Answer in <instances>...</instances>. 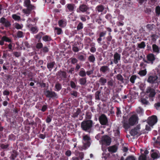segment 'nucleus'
Wrapping results in <instances>:
<instances>
[{
  "label": "nucleus",
  "instance_id": "obj_1",
  "mask_svg": "<svg viewBox=\"0 0 160 160\" xmlns=\"http://www.w3.org/2000/svg\"><path fill=\"white\" fill-rule=\"evenodd\" d=\"M93 124L92 120H84L81 123V128L83 131L90 132Z\"/></svg>",
  "mask_w": 160,
  "mask_h": 160
},
{
  "label": "nucleus",
  "instance_id": "obj_58",
  "mask_svg": "<svg viewBox=\"0 0 160 160\" xmlns=\"http://www.w3.org/2000/svg\"><path fill=\"white\" fill-rule=\"evenodd\" d=\"M70 85L72 88L74 89H76V88L77 85L73 81H71L70 82Z\"/></svg>",
  "mask_w": 160,
  "mask_h": 160
},
{
  "label": "nucleus",
  "instance_id": "obj_42",
  "mask_svg": "<svg viewBox=\"0 0 160 160\" xmlns=\"http://www.w3.org/2000/svg\"><path fill=\"white\" fill-rule=\"evenodd\" d=\"M2 37V40H3L4 42L5 41L8 42H12L11 39L6 36H4Z\"/></svg>",
  "mask_w": 160,
  "mask_h": 160
},
{
  "label": "nucleus",
  "instance_id": "obj_25",
  "mask_svg": "<svg viewBox=\"0 0 160 160\" xmlns=\"http://www.w3.org/2000/svg\"><path fill=\"white\" fill-rule=\"evenodd\" d=\"M92 117V113L89 112H87L86 113L85 120H91V119Z\"/></svg>",
  "mask_w": 160,
  "mask_h": 160
},
{
  "label": "nucleus",
  "instance_id": "obj_44",
  "mask_svg": "<svg viewBox=\"0 0 160 160\" xmlns=\"http://www.w3.org/2000/svg\"><path fill=\"white\" fill-rule=\"evenodd\" d=\"M70 94L73 97V98H76L78 96V92L75 90H72L70 92Z\"/></svg>",
  "mask_w": 160,
  "mask_h": 160
},
{
  "label": "nucleus",
  "instance_id": "obj_47",
  "mask_svg": "<svg viewBox=\"0 0 160 160\" xmlns=\"http://www.w3.org/2000/svg\"><path fill=\"white\" fill-rule=\"evenodd\" d=\"M114 135L117 138H118L120 136V132L119 129H117L116 130H114Z\"/></svg>",
  "mask_w": 160,
  "mask_h": 160
},
{
  "label": "nucleus",
  "instance_id": "obj_33",
  "mask_svg": "<svg viewBox=\"0 0 160 160\" xmlns=\"http://www.w3.org/2000/svg\"><path fill=\"white\" fill-rule=\"evenodd\" d=\"M83 28V24L81 22H80L77 27V30L78 31H82Z\"/></svg>",
  "mask_w": 160,
  "mask_h": 160
},
{
  "label": "nucleus",
  "instance_id": "obj_53",
  "mask_svg": "<svg viewBox=\"0 0 160 160\" xmlns=\"http://www.w3.org/2000/svg\"><path fill=\"white\" fill-rule=\"evenodd\" d=\"M5 45H8V48L9 49L8 50H7L6 51H8L11 52L13 51V49L12 48V44L11 43H10L8 44L6 43L5 44Z\"/></svg>",
  "mask_w": 160,
  "mask_h": 160
},
{
  "label": "nucleus",
  "instance_id": "obj_26",
  "mask_svg": "<svg viewBox=\"0 0 160 160\" xmlns=\"http://www.w3.org/2000/svg\"><path fill=\"white\" fill-rule=\"evenodd\" d=\"M55 64V62L54 61L50 62L49 63H48L47 67L49 69V71H51Z\"/></svg>",
  "mask_w": 160,
  "mask_h": 160
},
{
  "label": "nucleus",
  "instance_id": "obj_59",
  "mask_svg": "<svg viewBox=\"0 0 160 160\" xmlns=\"http://www.w3.org/2000/svg\"><path fill=\"white\" fill-rule=\"evenodd\" d=\"M43 35V33L42 32H39L38 34L36 35L35 37L36 38L40 40L42 38V37Z\"/></svg>",
  "mask_w": 160,
  "mask_h": 160
},
{
  "label": "nucleus",
  "instance_id": "obj_5",
  "mask_svg": "<svg viewBox=\"0 0 160 160\" xmlns=\"http://www.w3.org/2000/svg\"><path fill=\"white\" fill-rule=\"evenodd\" d=\"M56 75L57 78L60 80H64L67 77V72L61 70L57 72Z\"/></svg>",
  "mask_w": 160,
  "mask_h": 160
},
{
  "label": "nucleus",
  "instance_id": "obj_12",
  "mask_svg": "<svg viewBox=\"0 0 160 160\" xmlns=\"http://www.w3.org/2000/svg\"><path fill=\"white\" fill-rule=\"evenodd\" d=\"M158 77L156 75L149 76L147 79V82L151 84L156 83L158 82Z\"/></svg>",
  "mask_w": 160,
  "mask_h": 160
},
{
  "label": "nucleus",
  "instance_id": "obj_35",
  "mask_svg": "<svg viewBox=\"0 0 160 160\" xmlns=\"http://www.w3.org/2000/svg\"><path fill=\"white\" fill-rule=\"evenodd\" d=\"M158 152H159L158 151H157L156 152H153L151 155V157L153 159H157V158L159 157V156H158Z\"/></svg>",
  "mask_w": 160,
  "mask_h": 160
},
{
  "label": "nucleus",
  "instance_id": "obj_52",
  "mask_svg": "<svg viewBox=\"0 0 160 160\" xmlns=\"http://www.w3.org/2000/svg\"><path fill=\"white\" fill-rule=\"evenodd\" d=\"M16 139V136L13 134H11L9 135L8 137V140L10 141H15Z\"/></svg>",
  "mask_w": 160,
  "mask_h": 160
},
{
  "label": "nucleus",
  "instance_id": "obj_48",
  "mask_svg": "<svg viewBox=\"0 0 160 160\" xmlns=\"http://www.w3.org/2000/svg\"><path fill=\"white\" fill-rule=\"evenodd\" d=\"M9 146V144H5L4 143H2L0 144L1 148L3 149H8V147Z\"/></svg>",
  "mask_w": 160,
  "mask_h": 160
},
{
  "label": "nucleus",
  "instance_id": "obj_16",
  "mask_svg": "<svg viewBox=\"0 0 160 160\" xmlns=\"http://www.w3.org/2000/svg\"><path fill=\"white\" fill-rule=\"evenodd\" d=\"M153 140L154 141L153 144V146L155 148H160V137H158L157 139L156 138L154 137L152 138Z\"/></svg>",
  "mask_w": 160,
  "mask_h": 160
},
{
  "label": "nucleus",
  "instance_id": "obj_37",
  "mask_svg": "<svg viewBox=\"0 0 160 160\" xmlns=\"http://www.w3.org/2000/svg\"><path fill=\"white\" fill-rule=\"evenodd\" d=\"M146 46L145 42L144 41L140 43L137 44V47L140 49H144Z\"/></svg>",
  "mask_w": 160,
  "mask_h": 160
},
{
  "label": "nucleus",
  "instance_id": "obj_43",
  "mask_svg": "<svg viewBox=\"0 0 160 160\" xmlns=\"http://www.w3.org/2000/svg\"><path fill=\"white\" fill-rule=\"evenodd\" d=\"M81 112L80 108H78L76 112L74 113L73 115V117L74 118H77L78 117V115Z\"/></svg>",
  "mask_w": 160,
  "mask_h": 160
},
{
  "label": "nucleus",
  "instance_id": "obj_56",
  "mask_svg": "<svg viewBox=\"0 0 160 160\" xmlns=\"http://www.w3.org/2000/svg\"><path fill=\"white\" fill-rule=\"evenodd\" d=\"M17 37L19 38L23 37V32L20 31H18L17 32Z\"/></svg>",
  "mask_w": 160,
  "mask_h": 160
},
{
  "label": "nucleus",
  "instance_id": "obj_2",
  "mask_svg": "<svg viewBox=\"0 0 160 160\" xmlns=\"http://www.w3.org/2000/svg\"><path fill=\"white\" fill-rule=\"evenodd\" d=\"M100 143L102 145V148L104 146H109L112 142L111 138L107 135H104L102 136Z\"/></svg>",
  "mask_w": 160,
  "mask_h": 160
},
{
  "label": "nucleus",
  "instance_id": "obj_60",
  "mask_svg": "<svg viewBox=\"0 0 160 160\" xmlns=\"http://www.w3.org/2000/svg\"><path fill=\"white\" fill-rule=\"evenodd\" d=\"M78 58L81 61H85L86 58L83 55H78Z\"/></svg>",
  "mask_w": 160,
  "mask_h": 160
},
{
  "label": "nucleus",
  "instance_id": "obj_10",
  "mask_svg": "<svg viewBox=\"0 0 160 160\" xmlns=\"http://www.w3.org/2000/svg\"><path fill=\"white\" fill-rule=\"evenodd\" d=\"M89 9L87 5L85 4L80 5L79 8L77 9L76 11L78 13L85 12Z\"/></svg>",
  "mask_w": 160,
  "mask_h": 160
},
{
  "label": "nucleus",
  "instance_id": "obj_64",
  "mask_svg": "<svg viewBox=\"0 0 160 160\" xmlns=\"http://www.w3.org/2000/svg\"><path fill=\"white\" fill-rule=\"evenodd\" d=\"M26 7L27 8V9H29L31 11L32 10L34 9L35 8V7L34 6L31 4H30Z\"/></svg>",
  "mask_w": 160,
  "mask_h": 160
},
{
  "label": "nucleus",
  "instance_id": "obj_34",
  "mask_svg": "<svg viewBox=\"0 0 160 160\" xmlns=\"http://www.w3.org/2000/svg\"><path fill=\"white\" fill-rule=\"evenodd\" d=\"M42 40L45 42H49L52 40L51 38L48 35H45L42 38Z\"/></svg>",
  "mask_w": 160,
  "mask_h": 160
},
{
  "label": "nucleus",
  "instance_id": "obj_29",
  "mask_svg": "<svg viewBox=\"0 0 160 160\" xmlns=\"http://www.w3.org/2000/svg\"><path fill=\"white\" fill-rule=\"evenodd\" d=\"M78 74L80 76L82 77H86V72H85V69L83 68H81Z\"/></svg>",
  "mask_w": 160,
  "mask_h": 160
},
{
  "label": "nucleus",
  "instance_id": "obj_49",
  "mask_svg": "<svg viewBox=\"0 0 160 160\" xmlns=\"http://www.w3.org/2000/svg\"><path fill=\"white\" fill-rule=\"evenodd\" d=\"M41 51L45 54L49 51V49L47 46H45L42 48Z\"/></svg>",
  "mask_w": 160,
  "mask_h": 160
},
{
  "label": "nucleus",
  "instance_id": "obj_20",
  "mask_svg": "<svg viewBox=\"0 0 160 160\" xmlns=\"http://www.w3.org/2000/svg\"><path fill=\"white\" fill-rule=\"evenodd\" d=\"M106 34V31H104L101 32L99 33V37L97 39V41L98 43H100L102 40V38L104 37Z\"/></svg>",
  "mask_w": 160,
  "mask_h": 160
},
{
  "label": "nucleus",
  "instance_id": "obj_55",
  "mask_svg": "<svg viewBox=\"0 0 160 160\" xmlns=\"http://www.w3.org/2000/svg\"><path fill=\"white\" fill-rule=\"evenodd\" d=\"M137 76L136 75H132L130 79V81L132 83H134L135 82V80L136 79Z\"/></svg>",
  "mask_w": 160,
  "mask_h": 160
},
{
  "label": "nucleus",
  "instance_id": "obj_8",
  "mask_svg": "<svg viewBox=\"0 0 160 160\" xmlns=\"http://www.w3.org/2000/svg\"><path fill=\"white\" fill-rule=\"evenodd\" d=\"M140 124L138 125L136 127L133 129H132L130 132V133L132 136H134L136 135H140L141 134L140 132Z\"/></svg>",
  "mask_w": 160,
  "mask_h": 160
},
{
  "label": "nucleus",
  "instance_id": "obj_13",
  "mask_svg": "<svg viewBox=\"0 0 160 160\" xmlns=\"http://www.w3.org/2000/svg\"><path fill=\"white\" fill-rule=\"evenodd\" d=\"M92 28L93 29V28H92L91 27H86L84 28V30L85 32V35L91 36L94 34V33L92 32Z\"/></svg>",
  "mask_w": 160,
  "mask_h": 160
},
{
  "label": "nucleus",
  "instance_id": "obj_3",
  "mask_svg": "<svg viewBox=\"0 0 160 160\" xmlns=\"http://www.w3.org/2000/svg\"><path fill=\"white\" fill-rule=\"evenodd\" d=\"M146 58L147 60L144 58L143 59V61L147 63L153 64L156 59L155 55L152 53L148 54L146 56Z\"/></svg>",
  "mask_w": 160,
  "mask_h": 160
},
{
  "label": "nucleus",
  "instance_id": "obj_63",
  "mask_svg": "<svg viewBox=\"0 0 160 160\" xmlns=\"http://www.w3.org/2000/svg\"><path fill=\"white\" fill-rule=\"evenodd\" d=\"M70 59L71 60V63L73 64L77 63L78 62V60L75 58H71Z\"/></svg>",
  "mask_w": 160,
  "mask_h": 160
},
{
  "label": "nucleus",
  "instance_id": "obj_21",
  "mask_svg": "<svg viewBox=\"0 0 160 160\" xmlns=\"http://www.w3.org/2000/svg\"><path fill=\"white\" fill-rule=\"evenodd\" d=\"M146 92L147 93H149V97H154L156 94L155 90L151 88L147 89Z\"/></svg>",
  "mask_w": 160,
  "mask_h": 160
},
{
  "label": "nucleus",
  "instance_id": "obj_23",
  "mask_svg": "<svg viewBox=\"0 0 160 160\" xmlns=\"http://www.w3.org/2000/svg\"><path fill=\"white\" fill-rule=\"evenodd\" d=\"M104 6L102 5H98L96 8L95 9L96 12H102L104 10Z\"/></svg>",
  "mask_w": 160,
  "mask_h": 160
},
{
  "label": "nucleus",
  "instance_id": "obj_4",
  "mask_svg": "<svg viewBox=\"0 0 160 160\" xmlns=\"http://www.w3.org/2000/svg\"><path fill=\"white\" fill-rule=\"evenodd\" d=\"M44 93L46 97L50 98H57L58 96L57 93L52 90H47L44 92Z\"/></svg>",
  "mask_w": 160,
  "mask_h": 160
},
{
  "label": "nucleus",
  "instance_id": "obj_15",
  "mask_svg": "<svg viewBox=\"0 0 160 160\" xmlns=\"http://www.w3.org/2000/svg\"><path fill=\"white\" fill-rule=\"evenodd\" d=\"M82 140L85 143L84 145L87 146L89 147L90 145V141L91 138L90 136L88 134L85 135L82 137Z\"/></svg>",
  "mask_w": 160,
  "mask_h": 160
},
{
  "label": "nucleus",
  "instance_id": "obj_57",
  "mask_svg": "<svg viewBox=\"0 0 160 160\" xmlns=\"http://www.w3.org/2000/svg\"><path fill=\"white\" fill-rule=\"evenodd\" d=\"M138 160H147L146 156L144 154H142L139 157Z\"/></svg>",
  "mask_w": 160,
  "mask_h": 160
},
{
  "label": "nucleus",
  "instance_id": "obj_32",
  "mask_svg": "<svg viewBox=\"0 0 160 160\" xmlns=\"http://www.w3.org/2000/svg\"><path fill=\"white\" fill-rule=\"evenodd\" d=\"M136 112L140 116L142 115L143 113L144 110L140 107H138L136 109Z\"/></svg>",
  "mask_w": 160,
  "mask_h": 160
},
{
  "label": "nucleus",
  "instance_id": "obj_17",
  "mask_svg": "<svg viewBox=\"0 0 160 160\" xmlns=\"http://www.w3.org/2000/svg\"><path fill=\"white\" fill-rule=\"evenodd\" d=\"M110 71V68L108 66H103L101 67L100 68V72L103 74H106Z\"/></svg>",
  "mask_w": 160,
  "mask_h": 160
},
{
  "label": "nucleus",
  "instance_id": "obj_11",
  "mask_svg": "<svg viewBox=\"0 0 160 160\" xmlns=\"http://www.w3.org/2000/svg\"><path fill=\"white\" fill-rule=\"evenodd\" d=\"M0 23L6 28H10L11 26L10 22L4 17H2L0 19Z\"/></svg>",
  "mask_w": 160,
  "mask_h": 160
},
{
  "label": "nucleus",
  "instance_id": "obj_41",
  "mask_svg": "<svg viewBox=\"0 0 160 160\" xmlns=\"http://www.w3.org/2000/svg\"><path fill=\"white\" fill-rule=\"evenodd\" d=\"M90 46L92 47L90 49V51L92 53H94L96 51V48H95V44L92 43L90 44Z\"/></svg>",
  "mask_w": 160,
  "mask_h": 160
},
{
  "label": "nucleus",
  "instance_id": "obj_9",
  "mask_svg": "<svg viewBox=\"0 0 160 160\" xmlns=\"http://www.w3.org/2000/svg\"><path fill=\"white\" fill-rule=\"evenodd\" d=\"M158 121L157 117L156 116L153 115L149 117L148 119L147 122L148 125L151 126L154 125Z\"/></svg>",
  "mask_w": 160,
  "mask_h": 160
},
{
  "label": "nucleus",
  "instance_id": "obj_24",
  "mask_svg": "<svg viewBox=\"0 0 160 160\" xmlns=\"http://www.w3.org/2000/svg\"><path fill=\"white\" fill-rule=\"evenodd\" d=\"M79 83L82 85H84L87 82V78L85 77L80 78L79 79Z\"/></svg>",
  "mask_w": 160,
  "mask_h": 160
},
{
  "label": "nucleus",
  "instance_id": "obj_38",
  "mask_svg": "<svg viewBox=\"0 0 160 160\" xmlns=\"http://www.w3.org/2000/svg\"><path fill=\"white\" fill-rule=\"evenodd\" d=\"M18 155V152L16 151H14L13 152V153L11 154L10 158L12 160H14L17 157Z\"/></svg>",
  "mask_w": 160,
  "mask_h": 160
},
{
  "label": "nucleus",
  "instance_id": "obj_6",
  "mask_svg": "<svg viewBox=\"0 0 160 160\" xmlns=\"http://www.w3.org/2000/svg\"><path fill=\"white\" fill-rule=\"evenodd\" d=\"M138 118L136 114L132 115L129 118V123L131 126L137 124L138 122Z\"/></svg>",
  "mask_w": 160,
  "mask_h": 160
},
{
  "label": "nucleus",
  "instance_id": "obj_31",
  "mask_svg": "<svg viewBox=\"0 0 160 160\" xmlns=\"http://www.w3.org/2000/svg\"><path fill=\"white\" fill-rule=\"evenodd\" d=\"M116 115L117 117H121L122 114L121 108L119 107H116Z\"/></svg>",
  "mask_w": 160,
  "mask_h": 160
},
{
  "label": "nucleus",
  "instance_id": "obj_62",
  "mask_svg": "<svg viewBox=\"0 0 160 160\" xmlns=\"http://www.w3.org/2000/svg\"><path fill=\"white\" fill-rule=\"evenodd\" d=\"M22 27V25H21L18 23H15V28L17 29H21Z\"/></svg>",
  "mask_w": 160,
  "mask_h": 160
},
{
  "label": "nucleus",
  "instance_id": "obj_7",
  "mask_svg": "<svg viewBox=\"0 0 160 160\" xmlns=\"http://www.w3.org/2000/svg\"><path fill=\"white\" fill-rule=\"evenodd\" d=\"M98 120L100 123L102 125H106L108 123V120L106 116L102 114L99 116Z\"/></svg>",
  "mask_w": 160,
  "mask_h": 160
},
{
  "label": "nucleus",
  "instance_id": "obj_51",
  "mask_svg": "<svg viewBox=\"0 0 160 160\" xmlns=\"http://www.w3.org/2000/svg\"><path fill=\"white\" fill-rule=\"evenodd\" d=\"M108 85L109 88H111L114 86V83L113 80H110L108 82Z\"/></svg>",
  "mask_w": 160,
  "mask_h": 160
},
{
  "label": "nucleus",
  "instance_id": "obj_19",
  "mask_svg": "<svg viewBox=\"0 0 160 160\" xmlns=\"http://www.w3.org/2000/svg\"><path fill=\"white\" fill-rule=\"evenodd\" d=\"M118 147L116 145H114L108 147V151L111 153H115L117 151Z\"/></svg>",
  "mask_w": 160,
  "mask_h": 160
},
{
  "label": "nucleus",
  "instance_id": "obj_22",
  "mask_svg": "<svg viewBox=\"0 0 160 160\" xmlns=\"http://www.w3.org/2000/svg\"><path fill=\"white\" fill-rule=\"evenodd\" d=\"M152 48L153 52L156 53L157 54L160 53V50L156 44H153L152 45Z\"/></svg>",
  "mask_w": 160,
  "mask_h": 160
},
{
  "label": "nucleus",
  "instance_id": "obj_45",
  "mask_svg": "<svg viewBox=\"0 0 160 160\" xmlns=\"http://www.w3.org/2000/svg\"><path fill=\"white\" fill-rule=\"evenodd\" d=\"M155 12L156 16L160 15V7L159 6H158L156 7Z\"/></svg>",
  "mask_w": 160,
  "mask_h": 160
},
{
  "label": "nucleus",
  "instance_id": "obj_30",
  "mask_svg": "<svg viewBox=\"0 0 160 160\" xmlns=\"http://www.w3.org/2000/svg\"><path fill=\"white\" fill-rule=\"evenodd\" d=\"M88 61L93 63H94L95 61V58L93 54H91L88 58Z\"/></svg>",
  "mask_w": 160,
  "mask_h": 160
},
{
  "label": "nucleus",
  "instance_id": "obj_14",
  "mask_svg": "<svg viewBox=\"0 0 160 160\" xmlns=\"http://www.w3.org/2000/svg\"><path fill=\"white\" fill-rule=\"evenodd\" d=\"M121 58V54L117 52H115L113 55V62L115 64H117L120 60Z\"/></svg>",
  "mask_w": 160,
  "mask_h": 160
},
{
  "label": "nucleus",
  "instance_id": "obj_54",
  "mask_svg": "<svg viewBox=\"0 0 160 160\" xmlns=\"http://www.w3.org/2000/svg\"><path fill=\"white\" fill-rule=\"evenodd\" d=\"M22 11L25 14L27 15V16L29 15L31 12V10L27 8L23 9L22 10Z\"/></svg>",
  "mask_w": 160,
  "mask_h": 160
},
{
  "label": "nucleus",
  "instance_id": "obj_27",
  "mask_svg": "<svg viewBox=\"0 0 160 160\" xmlns=\"http://www.w3.org/2000/svg\"><path fill=\"white\" fill-rule=\"evenodd\" d=\"M80 18L81 20L83 22H85L87 20V18L88 20L90 19L89 16L85 15H82L80 16Z\"/></svg>",
  "mask_w": 160,
  "mask_h": 160
},
{
  "label": "nucleus",
  "instance_id": "obj_50",
  "mask_svg": "<svg viewBox=\"0 0 160 160\" xmlns=\"http://www.w3.org/2000/svg\"><path fill=\"white\" fill-rule=\"evenodd\" d=\"M12 18L15 21H19L21 19L20 17L16 14H13L12 15Z\"/></svg>",
  "mask_w": 160,
  "mask_h": 160
},
{
  "label": "nucleus",
  "instance_id": "obj_18",
  "mask_svg": "<svg viewBox=\"0 0 160 160\" xmlns=\"http://www.w3.org/2000/svg\"><path fill=\"white\" fill-rule=\"evenodd\" d=\"M66 12H73L74 11L75 4L73 3H68L66 5Z\"/></svg>",
  "mask_w": 160,
  "mask_h": 160
},
{
  "label": "nucleus",
  "instance_id": "obj_40",
  "mask_svg": "<svg viewBox=\"0 0 160 160\" xmlns=\"http://www.w3.org/2000/svg\"><path fill=\"white\" fill-rule=\"evenodd\" d=\"M101 92L100 91H97L95 93V99L96 100H100Z\"/></svg>",
  "mask_w": 160,
  "mask_h": 160
},
{
  "label": "nucleus",
  "instance_id": "obj_36",
  "mask_svg": "<svg viewBox=\"0 0 160 160\" xmlns=\"http://www.w3.org/2000/svg\"><path fill=\"white\" fill-rule=\"evenodd\" d=\"M138 73L141 76H145L147 73V70L146 69H144V70H141Z\"/></svg>",
  "mask_w": 160,
  "mask_h": 160
},
{
  "label": "nucleus",
  "instance_id": "obj_39",
  "mask_svg": "<svg viewBox=\"0 0 160 160\" xmlns=\"http://www.w3.org/2000/svg\"><path fill=\"white\" fill-rule=\"evenodd\" d=\"M52 115H48L46 119V122L47 123H49L52 120Z\"/></svg>",
  "mask_w": 160,
  "mask_h": 160
},
{
  "label": "nucleus",
  "instance_id": "obj_61",
  "mask_svg": "<svg viewBox=\"0 0 160 160\" xmlns=\"http://www.w3.org/2000/svg\"><path fill=\"white\" fill-rule=\"evenodd\" d=\"M55 30L56 31V33L58 35L60 34L62 32V29L60 28L56 27L55 28Z\"/></svg>",
  "mask_w": 160,
  "mask_h": 160
},
{
  "label": "nucleus",
  "instance_id": "obj_46",
  "mask_svg": "<svg viewBox=\"0 0 160 160\" xmlns=\"http://www.w3.org/2000/svg\"><path fill=\"white\" fill-rule=\"evenodd\" d=\"M55 88L57 91H59L62 88V85L61 84L58 83H57L55 85Z\"/></svg>",
  "mask_w": 160,
  "mask_h": 160
},
{
  "label": "nucleus",
  "instance_id": "obj_28",
  "mask_svg": "<svg viewBox=\"0 0 160 160\" xmlns=\"http://www.w3.org/2000/svg\"><path fill=\"white\" fill-rule=\"evenodd\" d=\"M107 80L104 77H101L99 80V82L100 84L101 85L104 86L105 85L107 82Z\"/></svg>",
  "mask_w": 160,
  "mask_h": 160
}]
</instances>
